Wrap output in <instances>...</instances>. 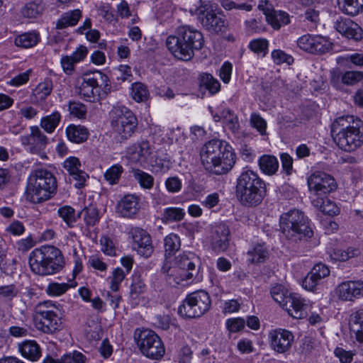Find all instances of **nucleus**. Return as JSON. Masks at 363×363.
I'll return each mask as SVG.
<instances>
[{
    "label": "nucleus",
    "instance_id": "obj_64",
    "mask_svg": "<svg viewBox=\"0 0 363 363\" xmlns=\"http://www.w3.org/2000/svg\"><path fill=\"white\" fill-rule=\"evenodd\" d=\"M165 186L169 192L177 193L181 190L182 184L177 177H172L166 180Z\"/></svg>",
    "mask_w": 363,
    "mask_h": 363
},
{
    "label": "nucleus",
    "instance_id": "obj_18",
    "mask_svg": "<svg viewBox=\"0 0 363 363\" xmlns=\"http://www.w3.org/2000/svg\"><path fill=\"white\" fill-rule=\"evenodd\" d=\"M41 250L49 275L60 272L65 263L61 251L51 245L42 246Z\"/></svg>",
    "mask_w": 363,
    "mask_h": 363
},
{
    "label": "nucleus",
    "instance_id": "obj_55",
    "mask_svg": "<svg viewBox=\"0 0 363 363\" xmlns=\"http://www.w3.org/2000/svg\"><path fill=\"white\" fill-rule=\"evenodd\" d=\"M250 124L261 135L266 134L267 122L259 113H252L250 116Z\"/></svg>",
    "mask_w": 363,
    "mask_h": 363
},
{
    "label": "nucleus",
    "instance_id": "obj_44",
    "mask_svg": "<svg viewBox=\"0 0 363 363\" xmlns=\"http://www.w3.org/2000/svg\"><path fill=\"white\" fill-rule=\"evenodd\" d=\"M61 119L59 112L55 111L52 114L43 117L40 121V126L48 133H52L58 125Z\"/></svg>",
    "mask_w": 363,
    "mask_h": 363
},
{
    "label": "nucleus",
    "instance_id": "obj_8",
    "mask_svg": "<svg viewBox=\"0 0 363 363\" xmlns=\"http://www.w3.org/2000/svg\"><path fill=\"white\" fill-rule=\"evenodd\" d=\"M190 12L208 33L218 34L227 30L228 21L225 16L218 12L211 5L201 2L199 6L191 9Z\"/></svg>",
    "mask_w": 363,
    "mask_h": 363
},
{
    "label": "nucleus",
    "instance_id": "obj_29",
    "mask_svg": "<svg viewBox=\"0 0 363 363\" xmlns=\"http://www.w3.org/2000/svg\"><path fill=\"white\" fill-rule=\"evenodd\" d=\"M18 350L23 357L30 361H36L41 356L40 346L35 340H25L19 344Z\"/></svg>",
    "mask_w": 363,
    "mask_h": 363
},
{
    "label": "nucleus",
    "instance_id": "obj_62",
    "mask_svg": "<svg viewBox=\"0 0 363 363\" xmlns=\"http://www.w3.org/2000/svg\"><path fill=\"white\" fill-rule=\"evenodd\" d=\"M334 354L342 363H351L355 354L352 351H347L342 347H336Z\"/></svg>",
    "mask_w": 363,
    "mask_h": 363
},
{
    "label": "nucleus",
    "instance_id": "obj_2",
    "mask_svg": "<svg viewBox=\"0 0 363 363\" xmlns=\"http://www.w3.org/2000/svg\"><path fill=\"white\" fill-rule=\"evenodd\" d=\"M331 133L341 150L354 151L363 144V121L351 115L338 117L332 124Z\"/></svg>",
    "mask_w": 363,
    "mask_h": 363
},
{
    "label": "nucleus",
    "instance_id": "obj_1",
    "mask_svg": "<svg viewBox=\"0 0 363 363\" xmlns=\"http://www.w3.org/2000/svg\"><path fill=\"white\" fill-rule=\"evenodd\" d=\"M200 157L204 169L215 175L228 173L235 164L236 155L233 147L221 140H211L201 149Z\"/></svg>",
    "mask_w": 363,
    "mask_h": 363
},
{
    "label": "nucleus",
    "instance_id": "obj_7",
    "mask_svg": "<svg viewBox=\"0 0 363 363\" xmlns=\"http://www.w3.org/2000/svg\"><path fill=\"white\" fill-rule=\"evenodd\" d=\"M176 267L167 272L166 280L171 286L182 284L184 281L193 279L199 274V259L192 252H184L176 258Z\"/></svg>",
    "mask_w": 363,
    "mask_h": 363
},
{
    "label": "nucleus",
    "instance_id": "obj_36",
    "mask_svg": "<svg viewBox=\"0 0 363 363\" xmlns=\"http://www.w3.org/2000/svg\"><path fill=\"white\" fill-rule=\"evenodd\" d=\"M267 21L276 30H279L281 26L288 25L291 22L290 16L286 12L275 10L270 16H268Z\"/></svg>",
    "mask_w": 363,
    "mask_h": 363
},
{
    "label": "nucleus",
    "instance_id": "obj_48",
    "mask_svg": "<svg viewBox=\"0 0 363 363\" xmlns=\"http://www.w3.org/2000/svg\"><path fill=\"white\" fill-rule=\"evenodd\" d=\"M131 95L133 99L137 101L140 102L147 99L149 92L147 87L140 82H135L132 84Z\"/></svg>",
    "mask_w": 363,
    "mask_h": 363
},
{
    "label": "nucleus",
    "instance_id": "obj_40",
    "mask_svg": "<svg viewBox=\"0 0 363 363\" xmlns=\"http://www.w3.org/2000/svg\"><path fill=\"white\" fill-rule=\"evenodd\" d=\"M128 154L133 160L139 161L141 157L150 154L149 143L143 141L140 143L133 144L128 148Z\"/></svg>",
    "mask_w": 363,
    "mask_h": 363
},
{
    "label": "nucleus",
    "instance_id": "obj_5",
    "mask_svg": "<svg viewBox=\"0 0 363 363\" xmlns=\"http://www.w3.org/2000/svg\"><path fill=\"white\" fill-rule=\"evenodd\" d=\"M282 233L291 242L308 241L313 235L308 219L297 209L290 210L280 217Z\"/></svg>",
    "mask_w": 363,
    "mask_h": 363
},
{
    "label": "nucleus",
    "instance_id": "obj_25",
    "mask_svg": "<svg viewBox=\"0 0 363 363\" xmlns=\"http://www.w3.org/2000/svg\"><path fill=\"white\" fill-rule=\"evenodd\" d=\"M140 208V199L134 194L125 195L117 204V212L124 218H133Z\"/></svg>",
    "mask_w": 363,
    "mask_h": 363
},
{
    "label": "nucleus",
    "instance_id": "obj_46",
    "mask_svg": "<svg viewBox=\"0 0 363 363\" xmlns=\"http://www.w3.org/2000/svg\"><path fill=\"white\" fill-rule=\"evenodd\" d=\"M200 84L209 91L211 94L218 92L220 88L219 82L210 74H203L200 77Z\"/></svg>",
    "mask_w": 363,
    "mask_h": 363
},
{
    "label": "nucleus",
    "instance_id": "obj_21",
    "mask_svg": "<svg viewBox=\"0 0 363 363\" xmlns=\"http://www.w3.org/2000/svg\"><path fill=\"white\" fill-rule=\"evenodd\" d=\"M340 299L353 301L363 296V281H347L340 284L337 288Z\"/></svg>",
    "mask_w": 363,
    "mask_h": 363
},
{
    "label": "nucleus",
    "instance_id": "obj_43",
    "mask_svg": "<svg viewBox=\"0 0 363 363\" xmlns=\"http://www.w3.org/2000/svg\"><path fill=\"white\" fill-rule=\"evenodd\" d=\"M184 215L185 212L181 208L168 207L164 209L162 214V219L164 223L177 222L182 220Z\"/></svg>",
    "mask_w": 363,
    "mask_h": 363
},
{
    "label": "nucleus",
    "instance_id": "obj_63",
    "mask_svg": "<svg viewBox=\"0 0 363 363\" xmlns=\"http://www.w3.org/2000/svg\"><path fill=\"white\" fill-rule=\"evenodd\" d=\"M311 272L319 281L330 274L329 268L326 265L321 263L315 264L311 270Z\"/></svg>",
    "mask_w": 363,
    "mask_h": 363
},
{
    "label": "nucleus",
    "instance_id": "obj_23",
    "mask_svg": "<svg viewBox=\"0 0 363 363\" xmlns=\"http://www.w3.org/2000/svg\"><path fill=\"white\" fill-rule=\"evenodd\" d=\"M64 168L68 172L72 179L75 181L74 186L81 189L84 186L88 174L80 169L81 163L79 160L75 157L67 158L63 163Z\"/></svg>",
    "mask_w": 363,
    "mask_h": 363
},
{
    "label": "nucleus",
    "instance_id": "obj_56",
    "mask_svg": "<svg viewBox=\"0 0 363 363\" xmlns=\"http://www.w3.org/2000/svg\"><path fill=\"white\" fill-rule=\"evenodd\" d=\"M317 347L318 342L315 340L310 337H305L299 348L300 353L305 356L311 355L316 350Z\"/></svg>",
    "mask_w": 363,
    "mask_h": 363
},
{
    "label": "nucleus",
    "instance_id": "obj_59",
    "mask_svg": "<svg viewBox=\"0 0 363 363\" xmlns=\"http://www.w3.org/2000/svg\"><path fill=\"white\" fill-rule=\"evenodd\" d=\"M69 111L71 115L78 118H84L86 114V108L80 102L73 101L69 104Z\"/></svg>",
    "mask_w": 363,
    "mask_h": 363
},
{
    "label": "nucleus",
    "instance_id": "obj_49",
    "mask_svg": "<svg viewBox=\"0 0 363 363\" xmlns=\"http://www.w3.org/2000/svg\"><path fill=\"white\" fill-rule=\"evenodd\" d=\"M79 213L84 214V220L89 227L95 225L99 221V211L94 207H86Z\"/></svg>",
    "mask_w": 363,
    "mask_h": 363
},
{
    "label": "nucleus",
    "instance_id": "obj_31",
    "mask_svg": "<svg viewBox=\"0 0 363 363\" xmlns=\"http://www.w3.org/2000/svg\"><path fill=\"white\" fill-rule=\"evenodd\" d=\"M46 8L43 0H31L21 9V14L28 18H36L41 16Z\"/></svg>",
    "mask_w": 363,
    "mask_h": 363
},
{
    "label": "nucleus",
    "instance_id": "obj_24",
    "mask_svg": "<svg viewBox=\"0 0 363 363\" xmlns=\"http://www.w3.org/2000/svg\"><path fill=\"white\" fill-rule=\"evenodd\" d=\"M283 308L291 317L299 319L305 316L307 304L299 294L291 293L288 295Z\"/></svg>",
    "mask_w": 363,
    "mask_h": 363
},
{
    "label": "nucleus",
    "instance_id": "obj_50",
    "mask_svg": "<svg viewBox=\"0 0 363 363\" xmlns=\"http://www.w3.org/2000/svg\"><path fill=\"white\" fill-rule=\"evenodd\" d=\"M360 254L359 248L349 247L346 250H338L334 252V259L345 262L350 258L357 257Z\"/></svg>",
    "mask_w": 363,
    "mask_h": 363
},
{
    "label": "nucleus",
    "instance_id": "obj_60",
    "mask_svg": "<svg viewBox=\"0 0 363 363\" xmlns=\"http://www.w3.org/2000/svg\"><path fill=\"white\" fill-rule=\"evenodd\" d=\"M101 250L107 255L113 256L116 255V247L113 240L106 235H103L100 239Z\"/></svg>",
    "mask_w": 363,
    "mask_h": 363
},
{
    "label": "nucleus",
    "instance_id": "obj_9",
    "mask_svg": "<svg viewBox=\"0 0 363 363\" xmlns=\"http://www.w3.org/2000/svg\"><path fill=\"white\" fill-rule=\"evenodd\" d=\"M111 116L112 128L120 142L130 138L138 128L136 116L125 106H114Z\"/></svg>",
    "mask_w": 363,
    "mask_h": 363
},
{
    "label": "nucleus",
    "instance_id": "obj_15",
    "mask_svg": "<svg viewBox=\"0 0 363 363\" xmlns=\"http://www.w3.org/2000/svg\"><path fill=\"white\" fill-rule=\"evenodd\" d=\"M298 47L311 54H323L332 48L331 43L318 35L306 34L297 40Z\"/></svg>",
    "mask_w": 363,
    "mask_h": 363
},
{
    "label": "nucleus",
    "instance_id": "obj_45",
    "mask_svg": "<svg viewBox=\"0 0 363 363\" xmlns=\"http://www.w3.org/2000/svg\"><path fill=\"white\" fill-rule=\"evenodd\" d=\"M123 172V168L121 164H113L104 172V179L111 185L116 184Z\"/></svg>",
    "mask_w": 363,
    "mask_h": 363
},
{
    "label": "nucleus",
    "instance_id": "obj_38",
    "mask_svg": "<svg viewBox=\"0 0 363 363\" xmlns=\"http://www.w3.org/2000/svg\"><path fill=\"white\" fill-rule=\"evenodd\" d=\"M221 117L223 123L227 128L233 133H238L240 128L238 117L233 111L228 108L223 109L221 112Z\"/></svg>",
    "mask_w": 363,
    "mask_h": 363
},
{
    "label": "nucleus",
    "instance_id": "obj_41",
    "mask_svg": "<svg viewBox=\"0 0 363 363\" xmlns=\"http://www.w3.org/2000/svg\"><path fill=\"white\" fill-rule=\"evenodd\" d=\"M57 214L69 228L74 227L77 218L80 217V213L76 215L74 209L70 206L60 207Z\"/></svg>",
    "mask_w": 363,
    "mask_h": 363
},
{
    "label": "nucleus",
    "instance_id": "obj_37",
    "mask_svg": "<svg viewBox=\"0 0 363 363\" xmlns=\"http://www.w3.org/2000/svg\"><path fill=\"white\" fill-rule=\"evenodd\" d=\"M248 261L253 264L264 262L269 256L268 250L264 245H255L247 252Z\"/></svg>",
    "mask_w": 363,
    "mask_h": 363
},
{
    "label": "nucleus",
    "instance_id": "obj_30",
    "mask_svg": "<svg viewBox=\"0 0 363 363\" xmlns=\"http://www.w3.org/2000/svg\"><path fill=\"white\" fill-rule=\"evenodd\" d=\"M339 9L350 16L363 13V0H337Z\"/></svg>",
    "mask_w": 363,
    "mask_h": 363
},
{
    "label": "nucleus",
    "instance_id": "obj_13",
    "mask_svg": "<svg viewBox=\"0 0 363 363\" xmlns=\"http://www.w3.org/2000/svg\"><path fill=\"white\" fill-rule=\"evenodd\" d=\"M310 199L327 196L337 188L334 178L324 172H315L308 178Z\"/></svg>",
    "mask_w": 363,
    "mask_h": 363
},
{
    "label": "nucleus",
    "instance_id": "obj_11",
    "mask_svg": "<svg viewBox=\"0 0 363 363\" xmlns=\"http://www.w3.org/2000/svg\"><path fill=\"white\" fill-rule=\"evenodd\" d=\"M211 303L210 296L206 291H196L186 296L179 307L178 313L187 318H199L209 310Z\"/></svg>",
    "mask_w": 363,
    "mask_h": 363
},
{
    "label": "nucleus",
    "instance_id": "obj_26",
    "mask_svg": "<svg viewBox=\"0 0 363 363\" xmlns=\"http://www.w3.org/2000/svg\"><path fill=\"white\" fill-rule=\"evenodd\" d=\"M29 265L31 271L38 275H49L46 270V264L44 261L41 247L33 250L29 256Z\"/></svg>",
    "mask_w": 363,
    "mask_h": 363
},
{
    "label": "nucleus",
    "instance_id": "obj_33",
    "mask_svg": "<svg viewBox=\"0 0 363 363\" xmlns=\"http://www.w3.org/2000/svg\"><path fill=\"white\" fill-rule=\"evenodd\" d=\"M66 134L71 142L82 143L87 140L89 131L84 126L72 124L66 128Z\"/></svg>",
    "mask_w": 363,
    "mask_h": 363
},
{
    "label": "nucleus",
    "instance_id": "obj_3",
    "mask_svg": "<svg viewBox=\"0 0 363 363\" xmlns=\"http://www.w3.org/2000/svg\"><path fill=\"white\" fill-rule=\"evenodd\" d=\"M204 44L202 33L193 26H179L174 35L167 37L166 45L170 52L179 60H190L195 50H201Z\"/></svg>",
    "mask_w": 363,
    "mask_h": 363
},
{
    "label": "nucleus",
    "instance_id": "obj_10",
    "mask_svg": "<svg viewBox=\"0 0 363 363\" xmlns=\"http://www.w3.org/2000/svg\"><path fill=\"white\" fill-rule=\"evenodd\" d=\"M134 340L143 355L153 360H160L165 354V347L161 338L153 330L137 328Z\"/></svg>",
    "mask_w": 363,
    "mask_h": 363
},
{
    "label": "nucleus",
    "instance_id": "obj_12",
    "mask_svg": "<svg viewBox=\"0 0 363 363\" xmlns=\"http://www.w3.org/2000/svg\"><path fill=\"white\" fill-rule=\"evenodd\" d=\"M108 77L96 70L84 73L78 80L79 94L89 101H94L99 96V87L108 85Z\"/></svg>",
    "mask_w": 363,
    "mask_h": 363
},
{
    "label": "nucleus",
    "instance_id": "obj_39",
    "mask_svg": "<svg viewBox=\"0 0 363 363\" xmlns=\"http://www.w3.org/2000/svg\"><path fill=\"white\" fill-rule=\"evenodd\" d=\"M164 245L166 258L171 257L180 249V238L177 235L170 233L165 237L164 240Z\"/></svg>",
    "mask_w": 363,
    "mask_h": 363
},
{
    "label": "nucleus",
    "instance_id": "obj_52",
    "mask_svg": "<svg viewBox=\"0 0 363 363\" xmlns=\"http://www.w3.org/2000/svg\"><path fill=\"white\" fill-rule=\"evenodd\" d=\"M52 89V84L51 81H45L40 83L33 91V94L37 99L43 100L49 96Z\"/></svg>",
    "mask_w": 363,
    "mask_h": 363
},
{
    "label": "nucleus",
    "instance_id": "obj_19",
    "mask_svg": "<svg viewBox=\"0 0 363 363\" xmlns=\"http://www.w3.org/2000/svg\"><path fill=\"white\" fill-rule=\"evenodd\" d=\"M230 232L224 223L216 224L212 231L211 245L216 252H225L229 246Z\"/></svg>",
    "mask_w": 363,
    "mask_h": 363
},
{
    "label": "nucleus",
    "instance_id": "obj_57",
    "mask_svg": "<svg viewBox=\"0 0 363 363\" xmlns=\"http://www.w3.org/2000/svg\"><path fill=\"white\" fill-rule=\"evenodd\" d=\"M268 40L264 38L255 39L250 41L249 48L255 53H267L268 49Z\"/></svg>",
    "mask_w": 363,
    "mask_h": 363
},
{
    "label": "nucleus",
    "instance_id": "obj_4",
    "mask_svg": "<svg viewBox=\"0 0 363 363\" xmlns=\"http://www.w3.org/2000/svg\"><path fill=\"white\" fill-rule=\"evenodd\" d=\"M267 194L265 182L252 170L242 172L238 177L235 195L239 202L245 207L259 206Z\"/></svg>",
    "mask_w": 363,
    "mask_h": 363
},
{
    "label": "nucleus",
    "instance_id": "obj_20",
    "mask_svg": "<svg viewBox=\"0 0 363 363\" xmlns=\"http://www.w3.org/2000/svg\"><path fill=\"white\" fill-rule=\"evenodd\" d=\"M131 235L134 248L138 254L145 257H150L153 252V247L148 233L140 228H134L131 229Z\"/></svg>",
    "mask_w": 363,
    "mask_h": 363
},
{
    "label": "nucleus",
    "instance_id": "obj_58",
    "mask_svg": "<svg viewBox=\"0 0 363 363\" xmlns=\"http://www.w3.org/2000/svg\"><path fill=\"white\" fill-rule=\"evenodd\" d=\"M69 288V284L66 283H51L48 286L46 291L49 295L58 296L65 294Z\"/></svg>",
    "mask_w": 363,
    "mask_h": 363
},
{
    "label": "nucleus",
    "instance_id": "obj_42",
    "mask_svg": "<svg viewBox=\"0 0 363 363\" xmlns=\"http://www.w3.org/2000/svg\"><path fill=\"white\" fill-rule=\"evenodd\" d=\"M133 176L142 189L150 190L153 187L154 177L150 174L141 169H135L133 170Z\"/></svg>",
    "mask_w": 363,
    "mask_h": 363
},
{
    "label": "nucleus",
    "instance_id": "obj_14",
    "mask_svg": "<svg viewBox=\"0 0 363 363\" xmlns=\"http://www.w3.org/2000/svg\"><path fill=\"white\" fill-rule=\"evenodd\" d=\"M34 321L36 328L47 334L55 333L62 328L58 311H41L39 308L37 315H34Z\"/></svg>",
    "mask_w": 363,
    "mask_h": 363
},
{
    "label": "nucleus",
    "instance_id": "obj_16",
    "mask_svg": "<svg viewBox=\"0 0 363 363\" xmlns=\"http://www.w3.org/2000/svg\"><path fill=\"white\" fill-rule=\"evenodd\" d=\"M21 142L33 154H37L41 158H46L44 150L48 144V138L38 126L30 127V133L21 137Z\"/></svg>",
    "mask_w": 363,
    "mask_h": 363
},
{
    "label": "nucleus",
    "instance_id": "obj_47",
    "mask_svg": "<svg viewBox=\"0 0 363 363\" xmlns=\"http://www.w3.org/2000/svg\"><path fill=\"white\" fill-rule=\"evenodd\" d=\"M125 275L126 274L123 269L120 267L114 269L111 275L108 278L110 282V289L111 291H118L122 281L125 277Z\"/></svg>",
    "mask_w": 363,
    "mask_h": 363
},
{
    "label": "nucleus",
    "instance_id": "obj_35",
    "mask_svg": "<svg viewBox=\"0 0 363 363\" xmlns=\"http://www.w3.org/2000/svg\"><path fill=\"white\" fill-rule=\"evenodd\" d=\"M39 39V35L35 32L24 33L15 38L14 43L18 47L29 48L36 45Z\"/></svg>",
    "mask_w": 363,
    "mask_h": 363
},
{
    "label": "nucleus",
    "instance_id": "obj_28",
    "mask_svg": "<svg viewBox=\"0 0 363 363\" xmlns=\"http://www.w3.org/2000/svg\"><path fill=\"white\" fill-rule=\"evenodd\" d=\"M311 202L313 207L324 214L329 216L337 215L340 213V208L336 204L328 199V196L315 197Z\"/></svg>",
    "mask_w": 363,
    "mask_h": 363
},
{
    "label": "nucleus",
    "instance_id": "obj_22",
    "mask_svg": "<svg viewBox=\"0 0 363 363\" xmlns=\"http://www.w3.org/2000/svg\"><path fill=\"white\" fill-rule=\"evenodd\" d=\"M335 30L345 37L356 41L363 38L362 28L350 18H340L335 23Z\"/></svg>",
    "mask_w": 363,
    "mask_h": 363
},
{
    "label": "nucleus",
    "instance_id": "obj_17",
    "mask_svg": "<svg viewBox=\"0 0 363 363\" xmlns=\"http://www.w3.org/2000/svg\"><path fill=\"white\" fill-rule=\"evenodd\" d=\"M268 337L271 347L278 353L288 351L294 342V336L291 332L285 329H276L269 333Z\"/></svg>",
    "mask_w": 363,
    "mask_h": 363
},
{
    "label": "nucleus",
    "instance_id": "obj_27",
    "mask_svg": "<svg viewBox=\"0 0 363 363\" xmlns=\"http://www.w3.org/2000/svg\"><path fill=\"white\" fill-rule=\"evenodd\" d=\"M349 325L350 332L354 335L356 341L363 345V309L351 314Z\"/></svg>",
    "mask_w": 363,
    "mask_h": 363
},
{
    "label": "nucleus",
    "instance_id": "obj_51",
    "mask_svg": "<svg viewBox=\"0 0 363 363\" xmlns=\"http://www.w3.org/2000/svg\"><path fill=\"white\" fill-rule=\"evenodd\" d=\"M19 290L15 284H8L0 286V297L6 301H12L18 296Z\"/></svg>",
    "mask_w": 363,
    "mask_h": 363
},
{
    "label": "nucleus",
    "instance_id": "obj_32",
    "mask_svg": "<svg viewBox=\"0 0 363 363\" xmlns=\"http://www.w3.org/2000/svg\"><path fill=\"white\" fill-rule=\"evenodd\" d=\"M82 11L79 9H74L64 13L56 23L57 29H64L69 26H74L82 18Z\"/></svg>",
    "mask_w": 363,
    "mask_h": 363
},
{
    "label": "nucleus",
    "instance_id": "obj_53",
    "mask_svg": "<svg viewBox=\"0 0 363 363\" xmlns=\"http://www.w3.org/2000/svg\"><path fill=\"white\" fill-rule=\"evenodd\" d=\"M363 79V72L359 71H348L342 76V82L346 85L352 86Z\"/></svg>",
    "mask_w": 363,
    "mask_h": 363
},
{
    "label": "nucleus",
    "instance_id": "obj_34",
    "mask_svg": "<svg viewBox=\"0 0 363 363\" xmlns=\"http://www.w3.org/2000/svg\"><path fill=\"white\" fill-rule=\"evenodd\" d=\"M261 171L267 174H274L279 168V162L274 156L264 155L259 159L258 162Z\"/></svg>",
    "mask_w": 363,
    "mask_h": 363
},
{
    "label": "nucleus",
    "instance_id": "obj_61",
    "mask_svg": "<svg viewBox=\"0 0 363 363\" xmlns=\"http://www.w3.org/2000/svg\"><path fill=\"white\" fill-rule=\"evenodd\" d=\"M221 6L225 10H232L233 9L239 10H245L250 11L252 10V6L247 4H237L232 0H220Z\"/></svg>",
    "mask_w": 363,
    "mask_h": 363
},
{
    "label": "nucleus",
    "instance_id": "obj_6",
    "mask_svg": "<svg viewBox=\"0 0 363 363\" xmlns=\"http://www.w3.org/2000/svg\"><path fill=\"white\" fill-rule=\"evenodd\" d=\"M57 188V179L50 171L43 168L32 171L28 178V190L33 202L48 200L56 193Z\"/></svg>",
    "mask_w": 363,
    "mask_h": 363
},
{
    "label": "nucleus",
    "instance_id": "obj_54",
    "mask_svg": "<svg viewBox=\"0 0 363 363\" xmlns=\"http://www.w3.org/2000/svg\"><path fill=\"white\" fill-rule=\"evenodd\" d=\"M272 57L277 65L286 63L289 65L293 64L294 58L291 55L286 54L281 50H274L272 52Z\"/></svg>",
    "mask_w": 363,
    "mask_h": 363
}]
</instances>
